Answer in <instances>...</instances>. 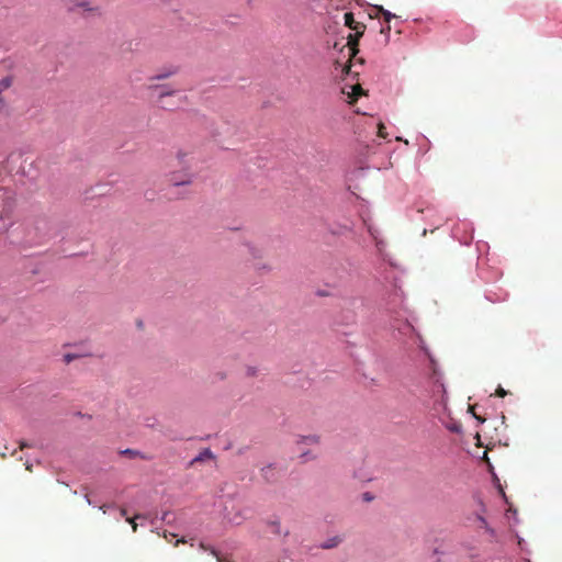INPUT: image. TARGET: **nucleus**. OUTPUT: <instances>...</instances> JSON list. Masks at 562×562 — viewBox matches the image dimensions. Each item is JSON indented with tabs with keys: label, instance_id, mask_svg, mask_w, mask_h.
Returning <instances> with one entry per match:
<instances>
[{
	"label": "nucleus",
	"instance_id": "obj_2",
	"mask_svg": "<svg viewBox=\"0 0 562 562\" xmlns=\"http://www.w3.org/2000/svg\"><path fill=\"white\" fill-rule=\"evenodd\" d=\"M366 31V26H356V32L353 34H349L347 46L349 48V59L348 64L345 66L344 70L349 71L350 69V60L355 57L358 52L359 38L363 35Z\"/></svg>",
	"mask_w": 562,
	"mask_h": 562
},
{
	"label": "nucleus",
	"instance_id": "obj_7",
	"mask_svg": "<svg viewBox=\"0 0 562 562\" xmlns=\"http://www.w3.org/2000/svg\"><path fill=\"white\" fill-rule=\"evenodd\" d=\"M344 20H345V25L348 26L349 29L353 30L355 32H356V26H366L363 23L357 22L355 20L352 12L345 13Z\"/></svg>",
	"mask_w": 562,
	"mask_h": 562
},
{
	"label": "nucleus",
	"instance_id": "obj_8",
	"mask_svg": "<svg viewBox=\"0 0 562 562\" xmlns=\"http://www.w3.org/2000/svg\"><path fill=\"white\" fill-rule=\"evenodd\" d=\"M342 541V538L339 536H335L328 540H326L321 547L323 549H331L337 547Z\"/></svg>",
	"mask_w": 562,
	"mask_h": 562
},
{
	"label": "nucleus",
	"instance_id": "obj_10",
	"mask_svg": "<svg viewBox=\"0 0 562 562\" xmlns=\"http://www.w3.org/2000/svg\"><path fill=\"white\" fill-rule=\"evenodd\" d=\"M302 442L307 445H317L319 443V436L317 435H310L302 437Z\"/></svg>",
	"mask_w": 562,
	"mask_h": 562
},
{
	"label": "nucleus",
	"instance_id": "obj_26",
	"mask_svg": "<svg viewBox=\"0 0 562 562\" xmlns=\"http://www.w3.org/2000/svg\"><path fill=\"white\" fill-rule=\"evenodd\" d=\"M473 416H474V417H475L480 423H484V422H485V419H484V418H481V417L476 416L474 413H473Z\"/></svg>",
	"mask_w": 562,
	"mask_h": 562
},
{
	"label": "nucleus",
	"instance_id": "obj_25",
	"mask_svg": "<svg viewBox=\"0 0 562 562\" xmlns=\"http://www.w3.org/2000/svg\"><path fill=\"white\" fill-rule=\"evenodd\" d=\"M29 447H30V445H29V443H26V442H24V441H21V442H20V449H21V450H23L24 448H29Z\"/></svg>",
	"mask_w": 562,
	"mask_h": 562
},
{
	"label": "nucleus",
	"instance_id": "obj_15",
	"mask_svg": "<svg viewBox=\"0 0 562 562\" xmlns=\"http://www.w3.org/2000/svg\"><path fill=\"white\" fill-rule=\"evenodd\" d=\"M273 468L272 465H268L266 468L262 469V473H263V476L269 480L270 479V475L272 476L273 475Z\"/></svg>",
	"mask_w": 562,
	"mask_h": 562
},
{
	"label": "nucleus",
	"instance_id": "obj_19",
	"mask_svg": "<svg viewBox=\"0 0 562 562\" xmlns=\"http://www.w3.org/2000/svg\"><path fill=\"white\" fill-rule=\"evenodd\" d=\"M258 370L255 367H248L246 369V375L248 376H255L257 374Z\"/></svg>",
	"mask_w": 562,
	"mask_h": 562
},
{
	"label": "nucleus",
	"instance_id": "obj_3",
	"mask_svg": "<svg viewBox=\"0 0 562 562\" xmlns=\"http://www.w3.org/2000/svg\"><path fill=\"white\" fill-rule=\"evenodd\" d=\"M178 165L183 171H192L195 158L192 151L179 149L176 154Z\"/></svg>",
	"mask_w": 562,
	"mask_h": 562
},
{
	"label": "nucleus",
	"instance_id": "obj_5",
	"mask_svg": "<svg viewBox=\"0 0 562 562\" xmlns=\"http://www.w3.org/2000/svg\"><path fill=\"white\" fill-rule=\"evenodd\" d=\"M178 67L176 66H171L167 69H162L161 71H159L158 74H156L154 77H151V80H162V79H167L173 75H176L178 72Z\"/></svg>",
	"mask_w": 562,
	"mask_h": 562
},
{
	"label": "nucleus",
	"instance_id": "obj_27",
	"mask_svg": "<svg viewBox=\"0 0 562 562\" xmlns=\"http://www.w3.org/2000/svg\"><path fill=\"white\" fill-rule=\"evenodd\" d=\"M25 468L27 471L32 472V464L26 462Z\"/></svg>",
	"mask_w": 562,
	"mask_h": 562
},
{
	"label": "nucleus",
	"instance_id": "obj_14",
	"mask_svg": "<svg viewBox=\"0 0 562 562\" xmlns=\"http://www.w3.org/2000/svg\"><path fill=\"white\" fill-rule=\"evenodd\" d=\"M269 525H270V528H271V532H273L276 535H280L281 533L280 522L279 521H271Z\"/></svg>",
	"mask_w": 562,
	"mask_h": 562
},
{
	"label": "nucleus",
	"instance_id": "obj_28",
	"mask_svg": "<svg viewBox=\"0 0 562 562\" xmlns=\"http://www.w3.org/2000/svg\"><path fill=\"white\" fill-rule=\"evenodd\" d=\"M121 515H122L123 517H125V516H126V509H125V508H122V509H121Z\"/></svg>",
	"mask_w": 562,
	"mask_h": 562
},
{
	"label": "nucleus",
	"instance_id": "obj_12",
	"mask_svg": "<svg viewBox=\"0 0 562 562\" xmlns=\"http://www.w3.org/2000/svg\"><path fill=\"white\" fill-rule=\"evenodd\" d=\"M351 89H352V92H351L350 97L352 98L353 101H356L362 94V92H363L362 88L360 85H356V86H352Z\"/></svg>",
	"mask_w": 562,
	"mask_h": 562
},
{
	"label": "nucleus",
	"instance_id": "obj_4",
	"mask_svg": "<svg viewBox=\"0 0 562 562\" xmlns=\"http://www.w3.org/2000/svg\"><path fill=\"white\" fill-rule=\"evenodd\" d=\"M194 178L193 171H181V172H173L171 176V182L173 186H188L191 184Z\"/></svg>",
	"mask_w": 562,
	"mask_h": 562
},
{
	"label": "nucleus",
	"instance_id": "obj_23",
	"mask_svg": "<svg viewBox=\"0 0 562 562\" xmlns=\"http://www.w3.org/2000/svg\"><path fill=\"white\" fill-rule=\"evenodd\" d=\"M172 93H173V91H162L159 94V99L162 100L165 97L171 95Z\"/></svg>",
	"mask_w": 562,
	"mask_h": 562
},
{
	"label": "nucleus",
	"instance_id": "obj_13",
	"mask_svg": "<svg viewBox=\"0 0 562 562\" xmlns=\"http://www.w3.org/2000/svg\"><path fill=\"white\" fill-rule=\"evenodd\" d=\"M379 12L383 15L385 22L387 23H390L391 19L395 16L394 14L383 9L382 7L379 8Z\"/></svg>",
	"mask_w": 562,
	"mask_h": 562
},
{
	"label": "nucleus",
	"instance_id": "obj_6",
	"mask_svg": "<svg viewBox=\"0 0 562 562\" xmlns=\"http://www.w3.org/2000/svg\"><path fill=\"white\" fill-rule=\"evenodd\" d=\"M213 459H215L214 453L209 448H205L190 462V464L192 465L194 463L203 462L204 460Z\"/></svg>",
	"mask_w": 562,
	"mask_h": 562
},
{
	"label": "nucleus",
	"instance_id": "obj_9",
	"mask_svg": "<svg viewBox=\"0 0 562 562\" xmlns=\"http://www.w3.org/2000/svg\"><path fill=\"white\" fill-rule=\"evenodd\" d=\"M247 247H248L249 254L252 256V258L257 259V258L262 257V250L260 248H258L257 246L247 244Z\"/></svg>",
	"mask_w": 562,
	"mask_h": 562
},
{
	"label": "nucleus",
	"instance_id": "obj_32",
	"mask_svg": "<svg viewBox=\"0 0 562 562\" xmlns=\"http://www.w3.org/2000/svg\"><path fill=\"white\" fill-rule=\"evenodd\" d=\"M356 322V318H355V315L351 317L350 319V323H355Z\"/></svg>",
	"mask_w": 562,
	"mask_h": 562
},
{
	"label": "nucleus",
	"instance_id": "obj_29",
	"mask_svg": "<svg viewBox=\"0 0 562 562\" xmlns=\"http://www.w3.org/2000/svg\"><path fill=\"white\" fill-rule=\"evenodd\" d=\"M483 459H484L486 462H488V458H487V452H486V451L484 452Z\"/></svg>",
	"mask_w": 562,
	"mask_h": 562
},
{
	"label": "nucleus",
	"instance_id": "obj_18",
	"mask_svg": "<svg viewBox=\"0 0 562 562\" xmlns=\"http://www.w3.org/2000/svg\"><path fill=\"white\" fill-rule=\"evenodd\" d=\"M77 358H78V356H77V355H74V353H66V355L64 356V361H65V363H67V364H68V363H70L72 360H75V359H77Z\"/></svg>",
	"mask_w": 562,
	"mask_h": 562
},
{
	"label": "nucleus",
	"instance_id": "obj_21",
	"mask_svg": "<svg viewBox=\"0 0 562 562\" xmlns=\"http://www.w3.org/2000/svg\"><path fill=\"white\" fill-rule=\"evenodd\" d=\"M480 520H481L482 525L485 527L486 531H487L490 535H492V536H493V535H494V529H493V528H490V527L487 526V522H486V520H485L483 517H480Z\"/></svg>",
	"mask_w": 562,
	"mask_h": 562
},
{
	"label": "nucleus",
	"instance_id": "obj_22",
	"mask_svg": "<svg viewBox=\"0 0 562 562\" xmlns=\"http://www.w3.org/2000/svg\"><path fill=\"white\" fill-rule=\"evenodd\" d=\"M362 498H363V501H366V502H371V501L373 499V496H372L370 493H368V492H367V493H364V494L362 495Z\"/></svg>",
	"mask_w": 562,
	"mask_h": 562
},
{
	"label": "nucleus",
	"instance_id": "obj_33",
	"mask_svg": "<svg viewBox=\"0 0 562 562\" xmlns=\"http://www.w3.org/2000/svg\"><path fill=\"white\" fill-rule=\"evenodd\" d=\"M0 456L5 458V453L4 452H0Z\"/></svg>",
	"mask_w": 562,
	"mask_h": 562
},
{
	"label": "nucleus",
	"instance_id": "obj_11",
	"mask_svg": "<svg viewBox=\"0 0 562 562\" xmlns=\"http://www.w3.org/2000/svg\"><path fill=\"white\" fill-rule=\"evenodd\" d=\"M122 454L128 456L130 458L139 457L142 459H146L139 451L133 449H125L124 451H122Z\"/></svg>",
	"mask_w": 562,
	"mask_h": 562
},
{
	"label": "nucleus",
	"instance_id": "obj_17",
	"mask_svg": "<svg viewBox=\"0 0 562 562\" xmlns=\"http://www.w3.org/2000/svg\"><path fill=\"white\" fill-rule=\"evenodd\" d=\"M378 135L381 137V138H386V132H385V126L383 123H380L379 124V131H378Z\"/></svg>",
	"mask_w": 562,
	"mask_h": 562
},
{
	"label": "nucleus",
	"instance_id": "obj_16",
	"mask_svg": "<svg viewBox=\"0 0 562 562\" xmlns=\"http://www.w3.org/2000/svg\"><path fill=\"white\" fill-rule=\"evenodd\" d=\"M140 517H142L140 515H136L134 518H128V517L126 518V521L131 525L134 532H136V530H137V524H136L135 519L140 518Z\"/></svg>",
	"mask_w": 562,
	"mask_h": 562
},
{
	"label": "nucleus",
	"instance_id": "obj_30",
	"mask_svg": "<svg viewBox=\"0 0 562 562\" xmlns=\"http://www.w3.org/2000/svg\"><path fill=\"white\" fill-rule=\"evenodd\" d=\"M438 387L441 390L442 393H445L443 384L438 385Z\"/></svg>",
	"mask_w": 562,
	"mask_h": 562
},
{
	"label": "nucleus",
	"instance_id": "obj_1",
	"mask_svg": "<svg viewBox=\"0 0 562 562\" xmlns=\"http://www.w3.org/2000/svg\"><path fill=\"white\" fill-rule=\"evenodd\" d=\"M68 5L71 12L97 14L100 11L94 0H68Z\"/></svg>",
	"mask_w": 562,
	"mask_h": 562
},
{
	"label": "nucleus",
	"instance_id": "obj_20",
	"mask_svg": "<svg viewBox=\"0 0 562 562\" xmlns=\"http://www.w3.org/2000/svg\"><path fill=\"white\" fill-rule=\"evenodd\" d=\"M495 395L498 397H505L507 395V391H505L502 386H498L495 391Z\"/></svg>",
	"mask_w": 562,
	"mask_h": 562
},
{
	"label": "nucleus",
	"instance_id": "obj_24",
	"mask_svg": "<svg viewBox=\"0 0 562 562\" xmlns=\"http://www.w3.org/2000/svg\"><path fill=\"white\" fill-rule=\"evenodd\" d=\"M200 548H201V549H203V550H205V551H210V552H211V550L213 549V548H210V547L205 546L203 542H202V543H200Z\"/></svg>",
	"mask_w": 562,
	"mask_h": 562
},
{
	"label": "nucleus",
	"instance_id": "obj_31",
	"mask_svg": "<svg viewBox=\"0 0 562 562\" xmlns=\"http://www.w3.org/2000/svg\"><path fill=\"white\" fill-rule=\"evenodd\" d=\"M180 542H184V540L183 539L177 540L175 546H178Z\"/></svg>",
	"mask_w": 562,
	"mask_h": 562
}]
</instances>
